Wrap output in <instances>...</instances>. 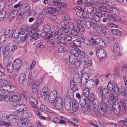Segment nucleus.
I'll use <instances>...</instances> for the list:
<instances>
[{"label":"nucleus","instance_id":"nucleus-15","mask_svg":"<svg viewBox=\"0 0 127 127\" xmlns=\"http://www.w3.org/2000/svg\"><path fill=\"white\" fill-rule=\"evenodd\" d=\"M57 94V92L55 90H53L50 92L48 97V101L50 103H53L55 102Z\"/></svg>","mask_w":127,"mask_h":127},{"label":"nucleus","instance_id":"nucleus-8","mask_svg":"<svg viewBox=\"0 0 127 127\" xmlns=\"http://www.w3.org/2000/svg\"><path fill=\"white\" fill-rule=\"evenodd\" d=\"M14 108L19 112V113L23 111H28L29 110L28 106L24 104H18L15 105Z\"/></svg>","mask_w":127,"mask_h":127},{"label":"nucleus","instance_id":"nucleus-56","mask_svg":"<svg viewBox=\"0 0 127 127\" xmlns=\"http://www.w3.org/2000/svg\"><path fill=\"white\" fill-rule=\"evenodd\" d=\"M64 38H65V40H66L69 41H71L72 39V37L69 34H65Z\"/></svg>","mask_w":127,"mask_h":127},{"label":"nucleus","instance_id":"nucleus-57","mask_svg":"<svg viewBox=\"0 0 127 127\" xmlns=\"http://www.w3.org/2000/svg\"><path fill=\"white\" fill-rule=\"evenodd\" d=\"M95 106H94V113L97 117H98L100 115V113L98 110V107L97 108H96Z\"/></svg>","mask_w":127,"mask_h":127},{"label":"nucleus","instance_id":"nucleus-55","mask_svg":"<svg viewBox=\"0 0 127 127\" xmlns=\"http://www.w3.org/2000/svg\"><path fill=\"white\" fill-rule=\"evenodd\" d=\"M65 39L64 37H61L57 41V43L59 45L64 44L65 42Z\"/></svg>","mask_w":127,"mask_h":127},{"label":"nucleus","instance_id":"nucleus-64","mask_svg":"<svg viewBox=\"0 0 127 127\" xmlns=\"http://www.w3.org/2000/svg\"><path fill=\"white\" fill-rule=\"evenodd\" d=\"M6 39L5 36L4 35H2L0 37V42L2 43L4 42Z\"/></svg>","mask_w":127,"mask_h":127},{"label":"nucleus","instance_id":"nucleus-5","mask_svg":"<svg viewBox=\"0 0 127 127\" xmlns=\"http://www.w3.org/2000/svg\"><path fill=\"white\" fill-rule=\"evenodd\" d=\"M93 29H95L97 32L102 34H104L105 33L107 28L106 26L104 25H102L100 26L98 24H93Z\"/></svg>","mask_w":127,"mask_h":127},{"label":"nucleus","instance_id":"nucleus-20","mask_svg":"<svg viewBox=\"0 0 127 127\" xmlns=\"http://www.w3.org/2000/svg\"><path fill=\"white\" fill-rule=\"evenodd\" d=\"M44 15L41 13L38 14V19L36 22V24L37 25H40L43 24L44 21Z\"/></svg>","mask_w":127,"mask_h":127},{"label":"nucleus","instance_id":"nucleus-39","mask_svg":"<svg viewBox=\"0 0 127 127\" xmlns=\"http://www.w3.org/2000/svg\"><path fill=\"white\" fill-rule=\"evenodd\" d=\"M23 6L24 10L26 12V13L28 15H30L31 12L30 11V8L29 4H25Z\"/></svg>","mask_w":127,"mask_h":127},{"label":"nucleus","instance_id":"nucleus-7","mask_svg":"<svg viewBox=\"0 0 127 127\" xmlns=\"http://www.w3.org/2000/svg\"><path fill=\"white\" fill-rule=\"evenodd\" d=\"M107 89L110 91H112L113 90L115 93L117 94V96L120 95V94L119 92V88L117 84H115L113 85L112 84V83L110 82L108 83L107 86Z\"/></svg>","mask_w":127,"mask_h":127},{"label":"nucleus","instance_id":"nucleus-31","mask_svg":"<svg viewBox=\"0 0 127 127\" xmlns=\"http://www.w3.org/2000/svg\"><path fill=\"white\" fill-rule=\"evenodd\" d=\"M39 87L38 83L36 82H34L32 86V90L33 93H35L37 91V89Z\"/></svg>","mask_w":127,"mask_h":127},{"label":"nucleus","instance_id":"nucleus-54","mask_svg":"<svg viewBox=\"0 0 127 127\" xmlns=\"http://www.w3.org/2000/svg\"><path fill=\"white\" fill-rule=\"evenodd\" d=\"M77 28L79 31L81 32H84L85 29L84 27L80 24L77 25Z\"/></svg>","mask_w":127,"mask_h":127},{"label":"nucleus","instance_id":"nucleus-45","mask_svg":"<svg viewBox=\"0 0 127 127\" xmlns=\"http://www.w3.org/2000/svg\"><path fill=\"white\" fill-rule=\"evenodd\" d=\"M42 34L43 37H46L45 38L47 39H49L53 37V34L51 33L47 34L46 33L43 32Z\"/></svg>","mask_w":127,"mask_h":127},{"label":"nucleus","instance_id":"nucleus-51","mask_svg":"<svg viewBox=\"0 0 127 127\" xmlns=\"http://www.w3.org/2000/svg\"><path fill=\"white\" fill-rule=\"evenodd\" d=\"M50 26L47 25H44V28L43 31L45 32L46 33L49 32L50 31Z\"/></svg>","mask_w":127,"mask_h":127},{"label":"nucleus","instance_id":"nucleus-32","mask_svg":"<svg viewBox=\"0 0 127 127\" xmlns=\"http://www.w3.org/2000/svg\"><path fill=\"white\" fill-rule=\"evenodd\" d=\"M17 14L16 11L13 10L10 13L8 18L9 20H12L14 18Z\"/></svg>","mask_w":127,"mask_h":127},{"label":"nucleus","instance_id":"nucleus-10","mask_svg":"<svg viewBox=\"0 0 127 127\" xmlns=\"http://www.w3.org/2000/svg\"><path fill=\"white\" fill-rule=\"evenodd\" d=\"M89 100L91 102H93L94 106H95L96 108H97L99 102L97 99L96 98L95 96V94L91 93L89 96Z\"/></svg>","mask_w":127,"mask_h":127},{"label":"nucleus","instance_id":"nucleus-25","mask_svg":"<svg viewBox=\"0 0 127 127\" xmlns=\"http://www.w3.org/2000/svg\"><path fill=\"white\" fill-rule=\"evenodd\" d=\"M79 104L78 102L76 100L74 99L72 101V109L75 112L79 109Z\"/></svg>","mask_w":127,"mask_h":127},{"label":"nucleus","instance_id":"nucleus-12","mask_svg":"<svg viewBox=\"0 0 127 127\" xmlns=\"http://www.w3.org/2000/svg\"><path fill=\"white\" fill-rule=\"evenodd\" d=\"M120 51V49L119 44L117 43H115L112 50L114 56L116 57L121 55Z\"/></svg>","mask_w":127,"mask_h":127},{"label":"nucleus","instance_id":"nucleus-22","mask_svg":"<svg viewBox=\"0 0 127 127\" xmlns=\"http://www.w3.org/2000/svg\"><path fill=\"white\" fill-rule=\"evenodd\" d=\"M117 11L118 10L114 7H110L108 8L106 7L105 12L112 14H116Z\"/></svg>","mask_w":127,"mask_h":127},{"label":"nucleus","instance_id":"nucleus-43","mask_svg":"<svg viewBox=\"0 0 127 127\" xmlns=\"http://www.w3.org/2000/svg\"><path fill=\"white\" fill-rule=\"evenodd\" d=\"M6 13L5 11H3L0 12V21H3L6 17Z\"/></svg>","mask_w":127,"mask_h":127},{"label":"nucleus","instance_id":"nucleus-49","mask_svg":"<svg viewBox=\"0 0 127 127\" xmlns=\"http://www.w3.org/2000/svg\"><path fill=\"white\" fill-rule=\"evenodd\" d=\"M65 109L67 111H69L71 109V104L70 102H66L65 103Z\"/></svg>","mask_w":127,"mask_h":127},{"label":"nucleus","instance_id":"nucleus-6","mask_svg":"<svg viewBox=\"0 0 127 127\" xmlns=\"http://www.w3.org/2000/svg\"><path fill=\"white\" fill-rule=\"evenodd\" d=\"M22 116L21 113H19L16 115L14 114H10L7 116L8 121L12 123H15L16 122L18 119L21 118Z\"/></svg>","mask_w":127,"mask_h":127},{"label":"nucleus","instance_id":"nucleus-48","mask_svg":"<svg viewBox=\"0 0 127 127\" xmlns=\"http://www.w3.org/2000/svg\"><path fill=\"white\" fill-rule=\"evenodd\" d=\"M28 27L27 25L23 24L22 25L20 28V30L24 32L26 30L27 32H28V31L27 29Z\"/></svg>","mask_w":127,"mask_h":127},{"label":"nucleus","instance_id":"nucleus-40","mask_svg":"<svg viewBox=\"0 0 127 127\" xmlns=\"http://www.w3.org/2000/svg\"><path fill=\"white\" fill-rule=\"evenodd\" d=\"M14 67L13 64L11 63H8L7 66V69L8 71L10 73H11L13 71Z\"/></svg>","mask_w":127,"mask_h":127},{"label":"nucleus","instance_id":"nucleus-14","mask_svg":"<svg viewBox=\"0 0 127 127\" xmlns=\"http://www.w3.org/2000/svg\"><path fill=\"white\" fill-rule=\"evenodd\" d=\"M63 99L61 97L56 98L55 102V106L56 109L58 110L61 109L63 107Z\"/></svg>","mask_w":127,"mask_h":127},{"label":"nucleus","instance_id":"nucleus-9","mask_svg":"<svg viewBox=\"0 0 127 127\" xmlns=\"http://www.w3.org/2000/svg\"><path fill=\"white\" fill-rule=\"evenodd\" d=\"M82 100L80 102V105L82 107V112L84 115L88 114V112H90L91 110V108L89 106H86L87 101L83 102Z\"/></svg>","mask_w":127,"mask_h":127},{"label":"nucleus","instance_id":"nucleus-3","mask_svg":"<svg viewBox=\"0 0 127 127\" xmlns=\"http://www.w3.org/2000/svg\"><path fill=\"white\" fill-rule=\"evenodd\" d=\"M16 89V87L14 86L6 85L0 88V94H8L10 92H14Z\"/></svg>","mask_w":127,"mask_h":127},{"label":"nucleus","instance_id":"nucleus-62","mask_svg":"<svg viewBox=\"0 0 127 127\" xmlns=\"http://www.w3.org/2000/svg\"><path fill=\"white\" fill-rule=\"evenodd\" d=\"M10 49V48L7 45H6L4 47L3 51L4 53L8 52V54Z\"/></svg>","mask_w":127,"mask_h":127},{"label":"nucleus","instance_id":"nucleus-33","mask_svg":"<svg viewBox=\"0 0 127 127\" xmlns=\"http://www.w3.org/2000/svg\"><path fill=\"white\" fill-rule=\"evenodd\" d=\"M120 102L123 106L125 108H127V98H122L120 100Z\"/></svg>","mask_w":127,"mask_h":127},{"label":"nucleus","instance_id":"nucleus-60","mask_svg":"<svg viewBox=\"0 0 127 127\" xmlns=\"http://www.w3.org/2000/svg\"><path fill=\"white\" fill-rule=\"evenodd\" d=\"M71 34L72 35L76 36L77 35L78 32L76 29H74L71 31Z\"/></svg>","mask_w":127,"mask_h":127},{"label":"nucleus","instance_id":"nucleus-29","mask_svg":"<svg viewBox=\"0 0 127 127\" xmlns=\"http://www.w3.org/2000/svg\"><path fill=\"white\" fill-rule=\"evenodd\" d=\"M62 34V30L60 29L58 31L55 32L54 34H53V36L54 38L55 39H58L60 36Z\"/></svg>","mask_w":127,"mask_h":127},{"label":"nucleus","instance_id":"nucleus-47","mask_svg":"<svg viewBox=\"0 0 127 127\" xmlns=\"http://www.w3.org/2000/svg\"><path fill=\"white\" fill-rule=\"evenodd\" d=\"M121 95L123 96H126L127 95V90L126 89H122L120 90Z\"/></svg>","mask_w":127,"mask_h":127},{"label":"nucleus","instance_id":"nucleus-18","mask_svg":"<svg viewBox=\"0 0 127 127\" xmlns=\"http://www.w3.org/2000/svg\"><path fill=\"white\" fill-rule=\"evenodd\" d=\"M95 11L105 12L106 10V7L103 6L101 4L98 3L95 4Z\"/></svg>","mask_w":127,"mask_h":127},{"label":"nucleus","instance_id":"nucleus-2","mask_svg":"<svg viewBox=\"0 0 127 127\" xmlns=\"http://www.w3.org/2000/svg\"><path fill=\"white\" fill-rule=\"evenodd\" d=\"M70 52L71 54L69 57V59L71 64H74V62L77 60L76 57H78L83 52L80 49L77 48L76 49H73L71 50Z\"/></svg>","mask_w":127,"mask_h":127},{"label":"nucleus","instance_id":"nucleus-1","mask_svg":"<svg viewBox=\"0 0 127 127\" xmlns=\"http://www.w3.org/2000/svg\"><path fill=\"white\" fill-rule=\"evenodd\" d=\"M107 100L104 102V105L102 107L100 106L101 110L104 113H105L108 111L111 110L113 108V106L115 101V98L114 96L112 93L110 94L109 102V101L108 98L106 97Z\"/></svg>","mask_w":127,"mask_h":127},{"label":"nucleus","instance_id":"nucleus-59","mask_svg":"<svg viewBox=\"0 0 127 127\" xmlns=\"http://www.w3.org/2000/svg\"><path fill=\"white\" fill-rule=\"evenodd\" d=\"M104 15L106 18H104L103 19L102 21L104 22H106L107 20L109 21L108 19H110L109 17L110 16V15L109 16L108 14H104Z\"/></svg>","mask_w":127,"mask_h":127},{"label":"nucleus","instance_id":"nucleus-17","mask_svg":"<svg viewBox=\"0 0 127 127\" xmlns=\"http://www.w3.org/2000/svg\"><path fill=\"white\" fill-rule=\"evenodd\" d=\"M29 120L27 119H24L19 121L17 125L19 127H26L29 125Z\"/></svg>","mask_w":127,"mask_h":127},{"label":"nucleus","instance_id":"nucleus-27","mask_svg":"<svg viewBox=\"0 0 127 127\" xmlns=\"http://www.w3.org/2000/svg\"><path fill=\"white\" fill-rule=\"evenodd\" d=\"M70 87L72 91L73 92H75L78 89L77 84L74 81H71L70 83Z\"/></svg>","mask_w":127,"mask_h":127},{"label":"nucleus","instance_id":"nucleus-38","mask_svg":"<svg viewBox=\"0 0 127 127\" xmlns=\"http://www.w3.org/2000/svg\"><path fill=\"white\" fill-rule=\"evenodd\" d=\"M29 102L30 104L31 103H32L36 105L38 103L37 100L32 97H30L29 98Z\"/></svg>","mask_w":127,"mask_h":127},{"label":"nucleus","instance_id":"nucleus-30","mask_svg":"<svg viewBox=\"0 0 127 127\" xmlns=\"http://www.w3.org/2000/svg\"><path fill=\"white\" fill-rule=\"evenodd\" d=\"M13 59L12 55L11 54H8L4 56L3 61L5 63H7L11 61Z\"/></svg>","mask_w":127,"mask_h":127},{"label":"nucleus","instance_id":"nucleus-41","mask_svg":"<svg viewBox=\"0 0 127 127\" xmlns=\"http://www.w3.org/2000/svg\"><path fill=\"white\" fill-rule=\"evenodd\" d=\"M39 37V34L37 33H33L32 34L30 37V39L31 40L33 39L37 40Z\"/></svg>","mask_w":127,"mask_h":127},{"label":"nucleus","instance_id":"nucleus-52","mask_svg":"<svg viewBox=\"0 0 127 127\" xmlns=\"http://www.w3.org/2000/svg\"><path fill=\"white\" fill-rule=\"evenodd\" d=\"M121 107L120 106H118V108L116 109L115 108L114 109L113 112L116 115H118L120 113L121 111Z\"/></svg>","mask_w":127,"mask_h":127},{"label":"nucleus","instance_id":"nucleus-28","mask_svg":"<svg viewBox=\"0 0 127 127\" xmlns=\"http://www.w3.org/2000/svg\"><path fill=\"white\" fill-rule=\"evenodd\" d=\"M85 11L88 13H91L92 12L93 13L94 11H95L94 6L92 5L90 6H87L84 8Z\"/></svg>","mask_w":127,"mask_h":127},{"label":"nucleus","instance_id":"nucleus-11","mask_svg":"<svg viewBox=\"0 0 127 127\" xmlns=\"http://www.w3.org/2000/svg\"><path fill=\"white\" fill-rule=\"evenodd\" d=\"M96 53L97 57L100 59L105 58L107 56L106 51L102 49H97L96 50Z\"/></svg>","mask_w":127,"mask_h":127},{"label":"nucleus","instance_id":"nucleus-37","mask_svg":"<svg viewBox=\"0 0 127 127\" xmlns=\"http://www.w3.org/2000/svg\"><path fill=\"white\" fill-rule=\"evenodd\" d=\"M79 43L78 39H76L71 43L70 45L71 47L74 48H76L78 47V43Z\"/></svg>","mask_w":127,"mask_h":127},{"label":"nucleus","instance_id":"nucleus-61","mask_svg":"<svg viewBox=\"0 0 127 127\" xmlns=\"http://www.w3.org/2000/svg\"><path fill=\"white\" fill-rule=\"evenodd\" d=\"M58 51L60 53H63L65 51V50L64 47L61 46L58 48Z\"/></svg>","mask_w":127,"mask_h":127},{"label":"nucleus","instance_id":"nucleus-35","mask_svg":"<svg viewBox=\"0 0 127 127\" xmlns=\"http://www.w3.org/2000/svg\"><path fill=\"white\" fill-rule=\"evenodd\" d=\"M98 41H98L97 45H98L99 46L103 48H105L106 47V44L102 39L100 38H98Z\"/></svg>","mask_w":127,"mask_h":127},{"label":"nucleus","instance_id":"nucleus-63","mask_svg":"<svg viewBox=\"0 0 127 127\" xmlns=\"http://www.w3.org/2000/svg\"><path fill=\"white\" fill-rule=\"evenodd\" d=\"M49 14H51L53 13L56 12L57 11L56 8L54 7H49Z\"/></svg>","mask_w":127,"mask_h":127},{"label":"nucleus","instance_id":"nucleus-34","mask_svg":"<svg viewBox=\"0 0 127 127\" xmlns=\"http://www.w3.org/2000/svg\"><path fill=\"white\" fill-rule=\"evenodd\" d=\"M111 32L113 34L117 36H120L122 34V32L117 29H112Z\"/></svg>","mask_w":127,"mask_h":127},{"label":"nucleus","instance_id":"nucleus-46","mask_svg":"<svg viewBox=\"0 0 127 127\" xmlns=\"http://www.w3.org/2000/svg\"><path fill=\"white\" fill-rule=\"evenodd\" d=\"M76 96L79 99H81L80 103L81 102V101L82 100V102H83L86 101V98H84L83 95H82V96H81L79 93H77L76 94Z\"/></svg>","mask_w":127,"mask_h":127},{"label":"nucleus","instance_id":"nucleus-21","mask_svg":"<svg viewBox=\"0 0 127 127\" xmlns=\"http://www.w3.org/2000/svg\"><path fill=\"white\" fill-rule=\"evenodd\" d=\"M96 23V22L94 20H92V24L88 21L85 22L83 23L84 26L88 29H91V27L93 29V25L95 24Z\"/></svg>","mask_w":127,"mask_h":127},{"label":"nucleus","instance_id":"nucleus-26","mask_svg":"<svg viewBox=\"0 0 127 127\" xmlns=\"http://www.w3.org/2000/svg\"><path fill=\"white\" fill-rule=\"evenodd\" d=\"M26 76L25 73H22L20 74L18 78V82L19 83H23L26 79Z\"/></svg>","mask_w":127,"mask_h":127},{"label":"nucleus","instance_id":"nucleus-19","mask_svg":"<svg viewBox=\"0 0 127 127\" xmlns=\"http://www.w3.org/2000/svg\"><path fill=\"white\" fill-rule=\"evenodd\" d=\"M12 64L15 70H19L21 65V61L19 59H16L13 62Z\"/></svg>","mask_w":127,"mask_h":127},{"label":"nucleus","instance_id":"nucleus-36","mask_svg":"<svg viewBox=\"0 0 127 127\" xmlns=\"http://www.w3.org/2000/svg\"><path fill=\"white\" fill-rule=\"evenodd\" d=\"M10 96V101H17L21 99L20 96L18 95H14Z\"/></svg>","mask_w":127,"mask_h":127},{"label":"nucleus","instance_id":"nucleus-53","mask_svg":"<svg viewBox=\"0 0 127 127\" xmlns=\"http://www.w3.org/2000/svg\"><path fill=\"white\" fill-rule=\"evenodd\" d=\"M74 64V66L75 68H78L79 67L80 65V62L77 59L74 62V64Z\"/></svg>","mask_w":127,"mask_h":127},{"label":"nucleus","instance_id":"nucleus-44","mask_svg":"<svg viewBox=\"0 0 127 127\" xmlns=\"http://www.w3.org/2000/svg\"><path fill=\"white\" fill-rule=\"evenodd\" d=\"M40 108L41 109H42L43 110H44V111L47 112L49 113L53 114L54 113V111L48 108L47 107H45L43 105H40Z\"/></svg>","mask_w":127,"mask_h":127},{"label":"nucleus","instance_id":"nucleus-24","mask_svg":"<svg viewBox=\"0 0 127 127\" xmlns=\"http://www.w3.org/2000/svg\"><path fill=\"white\" fill-rule=\"evenodd\" d=\"M90 93V90L88 87H86L83 90L82 94L84 98H86V101H87V97L89 96Z\"/></svg>","mask_w":127,"mask_h":127},{"label":"nucleus","instance_id":"nucleus-58","mask_svg":"<svg viewBox=\"0 0 127 127\" xmlns=\"http://www.w3.org/2000/svg\"><path fill=\"white\" fill-rule=\"evenodd\" d=\"M101 11H94L93 14L95 16V17H101L102 16L101 14V13L100 12Z\"/></svg>","mask_w":127,"mask_h":127},{"label":"nucleus","instance_id":"nucleus-13","mask_svg":"<svg viewBox=\"0 0 127 127\" xmlns=\"http://www.w3.org/2000/svg\"><path fill=\"white\" fill-rule=\"evenodd\" d=\"M82 62L85 68H87L90 67L92 63V61L89 59L87 57L85 56H84L82 58Z\"/></svg>","mask_w":127,"mask_h":127},{"label":"nucleus","instance_id":"nucleus-4","mask_svg":"<svg viewBox=\"0 0 127 127\" xmlns=\"http://www.w3.org/2000/svg\"><path fill=\"white\" fill-rule=\"evenodd\" d=\"M105 90H107V89L104 88L103 87L101 86L98 88L97 91V93L98 95L101 96L102 98V100L100 104V106H101V107H103L102 105L104 104V103L105 101H106L107 100L105 97V95H103V92Z\"/></svg>","mask_w":127,"mask_h":127},{"label":"nucleus","instance_id":"nucleus-16","mask_svg":"<svg viewBox=\"0 0 127 127\" xmlns=\"http://www.w3.org/2000/svg\"><path fill=\"white\" fill-rule=\"evenodd\" d=\"M61 120H59V123L61 124H65L66 122H68L72 126H74L76 127H78V126L77 125H76L75 123L72 122V121L69 120L67 118L64 117H61Z\"/></svg>","mask_w":127,"mask_h":127},{"label":"nucleus","instance_id":"nucleus-50","mask_svg":"<svg viewBox=\"0 0 127 127\" xmlns=\"http://www.w3.org/2000/svg\"><path fill=\"white\" fill-rule=\"evenodd\" d=\"M5 6V3L4 0H0V10H3Z\"/></svg>","mask_w":127,"mask_h":127},{"label":"nucleus","instance_id":"nucleus-42","mask_svg":"<svg viewBox=\"0 0 127 127\" xmlns=\"http://www.w3.org/2000/svg\"><path fill=\"white\" fill-rule=\"evenodd\" d=\"M98 38H96V39L91 38L89 40V42L91 45H93L95 46L97 45V44L98 41Z\"/></svg>","mask_w":127,"mask_h":127},{"label":"nucleus","instance_id":"nucleus-23","mask_svg":"<svg viewBox=\"0 0 127 127\" xmlns=\"http://www.w3.org/2000/svg\"><path fill=\"white\" fill-rule=\"evenodd\" d=\"M28 37V35L27 34L24 36L21 35L18 36L16 39V41L17 42L19 43L24 42L26 40Z\"/></svg>","mask_w":127,"mask_h":127}]
</instances>
